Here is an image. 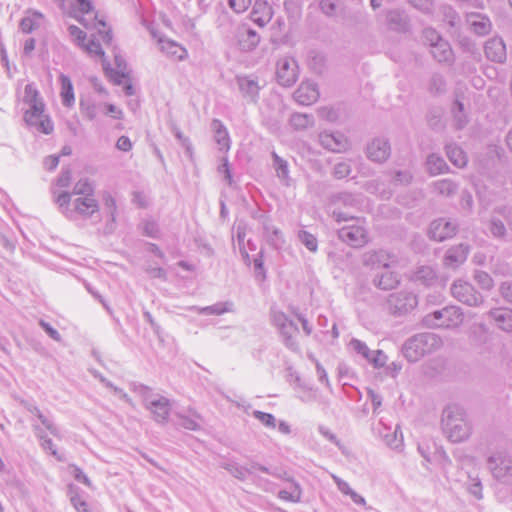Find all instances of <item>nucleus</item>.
I'll return each mask as SVG.
<instances>
[{"mask_svg": "<svg viewBox=\"0 0 512 512\" xmlns=\"http://www.w3.org/2000/svg\"><path fill=\"white\" fill-rule=\"evenodd\" d=\"M23 102L29 106L24 112L25 123L41 133L51 134L54 129L53 122L45 114V104L34 84L30 83L25 86Z\"/></svg>", "mask_w": 512, "mask_h": 512, "instance_id": "f257e3e1", "label": "nucleus"}, {"mask_svg": "<svg viewBox=\"0 0 512 512\" xmlns=\"http://www.w3.org/2000/svg\"><path fill=\"white\" fill-rule=\"evenodd\" d=\"M333 218L338 222H350L338 229V238L347 245L360 248L368 242V232L364 226V220L355 218L348 213L335 208L332 212Z\"/></svg>", "mask_w": 512, "mask_h": 512, "instance_id": "f03ea898", "label": "nucleus"}, {"mask_svg": "<svg viewBox=\"0 0 512 512\" xmlns=\"http://www.w3.org/2000/svg\"><path fill=\"white\" fill-rule=\"evenodd\" d=\"M442 427L449 440L454 443L466 440L471 433L465 411L458 405H449L443 410Z\"/></svg>", "mask_w": 512, "mask_h": 512, "instance_id": "7ed1b4c3", "label": "nucleus"}, {"mask_svg": "<svg viewBox=\"0 0 512 512\" xmlns=\"http://www.w3.org/2000/svg\"><path fill=\"white\" fill-rule=\"evenodd\" d=\"M55 202L68 219H74L76 214L83 218H90L99 210V204L93 196L77 197L73 201V208H71V194L62 192L56 197Z\"/></svg>", "mask_w": 512, "mask_h": 512, "instance_id": "20e7f679", "label": "nucleus"}, {"mask_svg": "<svg viewBox=\"0 0 512 512\" xmlns=\"http://www.w3.org/2000/svg\"><path fill=\"white\" fill-rule=\"evenodd\" d=\"M441 344V339L436 334L431 332L419 333L404 343L402 352L409 362H416L424 355L437 350Z\"/></svg>", "mask_w": 512, "mask_h": 512, "instance_id": "39448f33", "label": "nucleus"}, {"mask_svg": "<svg viewBox=\"0 0 512 512\" xmlns=\"http://www.w3.org/2000/svg\"><path fill=\"white\" fill-rule=\"evenodd\" d=\"M270 320L277 329L283 345L290 351L297 353L300 351V345L297 340L299 334L298 326L282 311L271 308Z\"/></svg>", "mask_w": 512, "mask_h": 512, "instance_id": "423d86ee", "label": "nucleus"}, {"mask_svg": "<svg viewBox=\"0 0 512 512\" xmlns=\"http://www.w3.org/2000/svg\"><path fill=\"white\" fill-rule=\"evenodd\" d=\"M463 320V311L458 306H446L440 310H435L424 318V322L429 326L445 328L458 327Z\"/></svg>", "mask_w": 512, "mask_h": 512, "instance_id": "0eeeda50", "label": "nucleus"}, {"mask_svg": "<svg viewBox=\"0 0 512 512\" xmlns=\"http://www.w3.org/2000/svg\"><path fill=\"white\" fill-rule=\"evenodd\" d=\"M450 292L456 300L470 307H478L484 301L482 294L471 283L462 279L452 283Z\"/></svg>", "mask_w": 512, "mask_h": 512, "instance_id": "6e6552de", "label": "nucleus"}, {"mask_svg": "<svg viewBox=\"0 0 512 512\" xmlns=\"http://www.w3.org/2000/svg\"><path fill=\"white\" fill-rule=\"evenodd\" d=\"M398 262L397 255L385 249L368 251L363 255V265L373 273L386 268H393Z\"/></svg>", "mask_w": 512, "mask_h": 512, "instance_id": "1a4fd4ad", "label": "nucleus"}, {"mask_svg": "<svg viewBox=\"0 0 512 512\" xmlns=\"http://www.w3.org/2000/svg\"><path fill=\"white\" fill-rule=\"evenodd\" d=\"M492 475L505 484H512V457L505 452H497L488 458Z\"/></svg>", "mask_w": 512, "mask_h": 512, "instance_id": "9d476101", "label": "nucleus"}, {"mask_svg": "<svg viewBox=\"0 0 512 512\" xmlns=\"http://www.w3.org/2000/svg\"><path fill=\"white\" fill-rule=\"evenodd\" d=\"M417 297L409 291L392 293L387 298V309L394 316H402L417 306Z\"/></svg>", "mask_w": 512, "mask_h": 512, "instance_id": "9b49d317", "label": "nucleus"}, {"mask_svg": "<svg viewBox=\"0 0 512 512\" xmlns=\"http://www.w3.org/2000/svg\"><path fill=\"white\" fill-rule=\"evenodd\" d=\"M276 79L284 87H290L297 81L298 64L294 58L285 56L277 61Z\"/></svg>", "mask_w": 512, "mask_h": 512, "instance_id": "f8f14e48", "label": "nucleus"}, {"mask_svg": "<svg viewBox=\"0 0 512 512\" xmlns=\"http://www.w3.org/2000/svg\"><path fill=\"white\" fill-rule=\"evenodd\" d=\"M144 402L146 409L153 414L156 422H167L170 415L171 405L170 401L166 397L161 395L145 397Z\"/></svg>", "mask_w": 512, "mask_h": 512, "instance_id": "ddd939ff", "label": "nucleus"}, {"mask_svg": "<svg viewBox=\"0 0 512 512\" xmlns=\"http://www.w3.org/2000/svg\"><path fill=\"white\" fill-rule=\"evenodd\" d=\"M390 154V143L384 137H376L367 144L366 156L373 162L383 163L389 158Z\"/></svg>", "mask_w": 512, "mask_h": 512, "instance_id": "4468645a", "label": "nucleus"}, {"mask_svg": "<svg viewBox=\"0 0 512 512\" xmlns=\"http://www.w3.org/2000/svg\"><path fill=\"white\" fill-rule=\"evenodd\" d=\"M457 227L455 221L439 218L430 224L429 235L433 240L442 242L453 237L456 234Z\"/></svg>", "mask_w": 512, "mask_h": 512, "instance_id": "2eb2a0df", "label": "nucleus"}, {"mask_svg": "<svg viewBox=\"0 0 512 512\" xmlns=\"http://www.w3.org/2000/svg\"><path fill=\"white\" fill-rule=\"evenodd\" d=\"M391 269L386 268L372 274V283L376 288L385 291L397 288L401 282V276Z\"/></svg>", "mask_w": 512, "mask_h": 512, "instance_id": "dca6fc26", "label": "nucleus"}, {"mask_svg": "<svg viewBox=\"0 0 512 512\" xmlns=\"http://www.w3.org/2000/svg\"><path fill=\"white\" fill-rule=\"evenodd\" d=\"M320 145L332 152H343L348 147L347 138L340 132H321L318 136Z\"/></svg>", "mask_w": 512, "mask_h": 512, "instance_id": "f3484780", "label": "nucleus"}, {"mask_svg": "<svg viewBox=\"0 0 512 512\" xmlns=\"http://www.w3.org/2000/svg\"><path fill=\"white\" fill-rule=\"evenodd\" d=\"M238 88L243 96L249 102L257 103L259 99V91L261 86L256 78L252 76H237L236 78Z\"/></svg>", "mask_w": 512, "mask_h": 512, "instance_id": "a211bd4d", "label": "nucleus"}, {"mask_svg": "<svg viewBox=\"0 0 512 512\" xmlns=\"http://www.w3.org/2000/svg\"><path fill=\"white\" fill-rule=\"evenodd\" d=\"M487 59L496 63H504L507 58L506 45L502 38L493 37L484 46Z\"/></svg>", "mask_w": 512, "mask_h": 512, "instance_id": "6ab92c4d", "label": "nucleus"}, {"mask_svg": "<svg viewBox=\"0 0 512 512\" xmlns=\"http://www.w3.org/2000/svg\"><path fill=\"white\" fill-rule=\"evenodd\" d=\"M466 23L470 30L478 36H486L492 29L489 17L481 13H468L466 15Z\"/></svg>", "mask_w": 512, "mask_h": 512, "instance_id": "aec40b11", "label": "nucleus"}, {"mask_svg": "<svg viewBox=\"0 0 512 512\" xmlns=\"http://www.w3.org/2000/svg\"><path fill=\"white\" fill-rule=\"evenodd\" d=\"M469 247L459 244L449 248L443 258V264L447 268L456 269L463 264L468 256Z\"/></svg>", "mask_w": 512, "mask_h": 512, "instance_id": "412c9836", "label": "nucleus"}, {"mask_svg": "<svg viewBox=\"0 0 512 512\" xmlns=\"http://www.w3.org/2000/svg\"><path fill=\"white\" fill-rule=\"evenodd\" d=\"M318 98L319 91L317 84L314 82H302L294 92V99L302 105H310L316 102Z\"/></svg>", "mask_w": 512, "mask_h": 512, "instance_id": "4be33fe9", "label": "nucleus"}, {"mask_svg": "<svg viewBox=\"0 0 512 512\" xmlns=\"http://www.w3.org/2000/svg\"><path fill=\"white\" fill-rule=\"evenodd\" d=\"M272 18V8L267 1L256 0L251 12V19L260 27H264Z\"/></svg>", "mask_w": 512, "mask_h": 512, "instance_id": "5701e85b", "label": "nucleus"}, {"mask_svg": "<svg viewBox=\"0 0 512 512\" xmlns=\"http://www.w3.org/2000/svg\"><path fill=\"white\" fill-rule=\"evenodd\" d=\"M433 58L439 62L451 66L454 64V52L448 41L443 40L431 47L430 50Z\"/></svg>", "mask_w": 512, "mask_h": 512, "instance_id": "b1692460", "label": "nucleus"}, {"mask_svg": "<svg viewBox=\"0 0 512 512\" xmlns=\"http://www.w3.org/2000/svg\"><path fill=\"white\" fill-rule=\"evenodd\" d=\"M496 326L502 331L512 332V310L506 308H494L488 313Z\"/></svg>", "mask_w": 512, "mask_h": 512, "instance_id": "393cba45", "label": "nucleus"}, {"mask_svg": "<svg viewBox=\"0 0 512 512\" xmlns=\"http://www.w3.org/2000/svg\"><path fill=\"white\" fill-rule=\"evenodd\" d=\"M259 42L260 36L255 30L243 26L238 31V44L241 50L246 52L251 51L259 44Z\"/></svg>", "mask_w": 512, "mask_h": 512, "instance_id": "a878e982", "label": "nucleus"}, {"mask_svg": "<svg viewBox=\"0 0 512 512\" xmlns=\"http://www.w3.org/2000/svg\"><path fill=\"white\" fill-rule=\"evenodd\" d=\"M430 187L432 192L439 196L452 197L457 193L459 184L451 179L445 178L432 182Z\"/></svg>", "mask_w": 512, "mask_h": 512, "instance_id": "bb28decb", "label": "nucleus"}, {"mask_svg": "<svg viewBox=\"0 0 512 512\" xmlns=\"http://www.w3.org/2000/svg\"><path fill=\"white\" fill-rule=\"evenodd\" d=\"M211 129L214 132V139L219 145L220 150L227 152L230 149V137L224 124L219 119H213Z\"/></svg>", "mask_w": 512, "mask_h": 512, "instance_id": "cd10ccee", "label": "nucleus"}, {"mask_svg": "<svg viewBox=\"0 0 512 512\" xmlns=\"http://www.w3.org/2000/svg\"><path fill=\"white\" fill-rule=\"evenodd\" d=\"M386 19L391 30L403 32L406 31L408 27L407 15L401 10L395 9L388 11Z\"/></svg>", "mask_w": 512, "mask_h": 512, "instance_id": "c85d7f7f", "label": "nucleus"}, {"mask_svg": "<svg viewBox=\"0 0 512 512\" xmlns=\"http://www.w3.org/2000/svg\"><path fill=\"white\" fill-rule=\"evenodd\" d=\"M158 43L160 50L167 56L183 60L187 54V51L183 47L169 39L159 38Z\"/></svg>", "mask_w": 512, "mask_h": 512, "instance_id": "c756f323", "label": "nucleus"}, {"mask_svg": "<svg viewBox=\"0 0 512 512\" xmlns=\"http://www.w3.org/2000/svg\"><path fill=\"white\" fill-rule=\"evenodd\" d=\"M263 230L264 236L271 246L279 249L284 245L285 240L282 232L275 226L271 225L267 219L263 222Z\"/></svg>", "mask_w": 512, "mask_h": 512, "instance_id": "7c9ffc66", "label": "nucleus"}, {"mask_svg": "<svg viewBox=\"0 0 512 512\" xmlns=\"http://www.w3.org/2000/svg\"><path fill=\"white\" fill-rule=\"evenodd\" d=\"M413 280L416 283L422 284L424 286H431L437 280V275L434 269L430 266H421L414 273Z\"/></svg>", "mask_w": 512, "mask_h": 512, "instance_id": "2f4dec72", "label": "nucleus"}, {"mask_svg": "<svg viewBox=\"0 0 512 512\" xmlns=\"http://www.w3.org/2000/svg\"><path fill=\"white\" fill-rule=\"evenodd\" d=\"M446 154L450 162L458 168H463L467 164L465 152L456 144L446 145Z\"/></svg>", "mask_w": 512, "mask_h": 512, "instance_id": "473e14b6", "label": "nucleus"}, {"mask_svg": "<svg viewBox=\"0 0 512 512\" xmlns=\"http://www.w3.org/2000/svg\"><path fill=\"white\" fill-rule=\"evenodd\" d=\"M60 83L62 104L66 107H71L75 101L73 84L70 78L64 74L60 75Z\"/></svg>", "mask_w": 512, "mask_h": 512, "instance_id": "72a5a7b5", "label": "nucleus"}, {"mask_svg": "<svg viewBox=\"0 0 512 512\" xmlns=\"http://www.w3.org/2000/svg\"><path fill=\"white\" fill-rule=\"evenodd\" d=\"M272 158L273 168L275 169L277 177L284 182L285 185H288L290 180L288 162L276 152H272Z\"/></svg>", "mask_w": 512, "mask_h": 512, "instance_id": "f704fd0d", "label": "nucleus"}, {"mask_svg": "<svg viewBox=\"0 0 512 512\" xmlns=\"http://www.w3.org/2000/svg\"><path fill=\"white\" fill-rule=\"evenodd\" d=\"M234 304L230 301L217 302L213 305L199 309V314L203 315H222L224 313L233 312Z\"/></svg>", "mask_w": 512, "mask_h": 512, "instance_id": "c9c22d12", "label": "nucleus"}, {"mask_svg": "<svg viewBox=\"0 0 512 512\" xmlns=\"http://www.w3.org/2000/svg\"><path fill=\"white\" fill-rule=\"evenodd\" d=\"M427 170L431 175H437L448 170V165L445 160L437 155L430 154L426 160Z\"/></svg>", "mask_w": 512, "mask_h": 512, "instance_id": "e433bc0d", "label": "nucleus"}, {"mask_svg": "<svg viewBox=\"0 0 512 512\" xmlns=\"http://www.w3.org/2000/svg\"><path fill=\"white\" fill-rule=\"evenodd\" d=\"M220 466L240 481H245L249 476V472H252L251 469H248L245 466H241L233 461L223 462Z\"/></svg>", "mask_w": 512, "mask_h": 512, "instance_id": "4c0bfd02", "label": "nucleus"}, {"mask_svg": "<svg viewBox=\"0 0 512 512\" xmlns=\"http://www.w3.org/2000/svg\"><path fill=\"white\" fill-rule=\"evenodd\" d=\"M384 181L381 179L370 180L365 183L364 189L371 194H379L383 199H389L392 195V191H386L384 189Z\"/></svg>", "mask_w": 512, "mask_h": 512, "instance_id": "58836bf2", "label": "nucleus"}, {"mask_svg": "<svg viewBox=\"0 0 512 512\" xmlns=\"http://www.w3.org/2000/svg\"><path fill=\"white\" fill-rule=\"evenodd\" d=\"M290 124L296 130H303L314 124V117L308 114L294 113L290 118Z\"/></svg>", "mask_w": 512, "mask_h": 512, "instance_id": "ea45409f", "label": "nucleus"}, {"mask_svg": "<svg viewBox=\"0 0 512 512\" xmlns=\"http://www.w3.org/2000/svg\"><path fill=\"white\" fill-rule=\"evenodd\" d=\"M278 498L292 503L300 502L302 498V488L300 484L293 482V491H288L287 489L280 490L278 492Z\"/></svg>", "mask_w": 512, "mask_h": 512, "instance_id": "a19ab883", "label": "nucleus"}, {"mask_svg": "<svg viewBox=\"0 0 512 512\" xmlns=\"http://www.w3.org/2000/svg\"><path fill=\"white\" fill-rule=\"evenodd\" d=\"M94 187L88 179H80L73 187L70 193L71 197L77 195L79 197L93 196Z\"/></svg>", "mask_w": 512, "mask_h": 512, "instance_id": "79ce46f5", "label": "nucleus"}, {"mask_svg": "<svg viewBox=\"0 0 512 512\" xmlns=\"http://www.w3.org/2000/svg\"><path fill=\"white\" fill-rule=\"evenodd\" d=\"M332 203L334 205L344 206V207H354L357 205V200L352 193L349 192H340L334 194L332 196Z\"/></svg>", "mask_w": 512, "mask_h": 512, "instance_id": "37998d69", "label": "nucleus"}, {"mask_svg": "<svg viewBox=\"0 0 512 512\" xmlns=\"http://www.w3.org/2000/svg\"><path fill=\"white\" fill-rule=\"evenodd\" d=\"M488 229L494 238L503 239L506 235V227L502 220L492 216Z\"/></svg>", "mask_w": 512, "mask_h": 512, "instance_id": "c03bdc74", "label": "nucleus"}, {"mask_svg": "<svg viewBox=\"0 0 512 512\" xmlns=\"http://www.w3.org/2000/svg\"><path fill=\"white\" fill-rule=\"evenodd\" d=\"M236 241L238 244L239 251L245 261L249 260V254L245 249V237H246V226L242 223H239L236 228Z\"/></svg>", "mask_w": 512, "mask_h": 512, "instance_id": "a18cd8bd", "label": "nucleus"}, {"mask_svg": "<svg viewBox=\"0 0 512 512\" xmlns=\"http://www.w3.org/2000/svg\"><path fill=\"white\" fill-rule=\"evenodd\" d=\"M473 278L483 290H490L494 285L492 277L485 271H475Z\"/></svg>", "mask_w": 512, "mask_h": 512, "instance_id": "49530a36", "label": "nucleus"}, {"mask_svg": "<svg viewBox=\"0 0 512 512\" xmlns=\"http://www.w3.org/2000/svg\"><path fill=\"white\" fill-rule=\"evenodd\" d=\"M300 242L311 252H316L318 248L317 239L311 233L301 230L298 233Z\"/></svg>", "mask_w": 512, "mask_h": 512, "instance_id": "de8ad7c7", "label": "nucleus"}, {"mask_svg": "<svg viewBox=\"0 0 512 512\" xmlns=\"http://www.w3.org/2000/svg\"><path fill=\"white\" fill-rule=\"evenodd\" d=\"M349 346L353 351H355L357 354L361 355L363 358H365L367 361L370 359V356L372 355V350L368 348L366 343L353 338Z\"/></svg>", "mask_w": 512, "mask_h": 512, "instance_id": "09e8293b", "label": "nucleus"}, {"mask_svg": "<svg viewBox=\"0 0 512 512\" xmlns=\"http://www.w3.org/2000/svg\"><path fill=\"white\" fill-rule=\"evenodd\" d=\"M446 88V81L439 73H434L431 76L429 83V90L433 93H443Z\"/></svg>", "mask_w": 512, "mask_h": 512, "instance_id": "8fccbe9b", "label": "nucleus"}, {"mask_svg": "<svg viewBox=\"0 0 512 512\" xmlns=\"http://www.w3.org/2000/svg\"><path fill=\"white\" fill-rule=\"evenodd\" d=\"M102 199H103L104 206L107 209L112 222L114 223L116 221V211H117L116 200L111 195V193L107 192V191H105L103 193Z\"/></svg>", "mask_w": 512, "mask_h": 512, "instance_id": "3c124183", "label": "nucleus"}, {"mask_svg": "<svg viewBox=\"0 0 512 512\" xmlns=\"http://www.w3.org/2000/svg\"><path fill=\"white\" fill-rule=\"evenodd\" d=\"M441 11L445 22H447L451 27L457 26L460 21V17L451 6H442Z\"/></svg>", "mask_w": 512, "mask_h": 512, "instance_id": "603ef678", "label": "nucleus"}, {"mask_svg": "<svg viewBox=\"0 0 512 512\" xmlns=\"http://www.w3.org/2000/svg\"><path fill=\"white\" fill-rule=\"evenodd\" d=\"M384 439L386 444L392 449H400L403 446V436L401 432H398L397 428L394 432L386 434Z\"/></svg>", "mask_w": 512, "mask_h": 512, "instance_id": "864d4df0", "label": "nucleus"}, {"mask_svg": "<svg viewBox=\"0 0 512 512\" xmlns=\"http://www.w3.org/2000/svg\"><path fill=\"white\" fill-rule=\"evenodd\" d=\"M352 171L351 165L348 161H341L334 165L333 176L337 179H343L347 177Z\"/></svg>", "mask_w": 512, "mask_h": 512, "instance_id": "5fc2aeb1", "label": "nucleus"}, {"mask_svg": "<svg viewBox=\"0 0 512 512\" xmlns=\"http://www.w3.org/2000/svg\"><path fill=\"white\" fill-rule=\"evenodd\" d=\"M253 416L268 428L276 427V418L270 413L255 410Z\"/></svg>", "mask_w": 512, "mask_h": 512, "instance_id": "6e6d98bb", "label": "nucleus"}, {"mask_svg": "<svg viewBox=\"0 0 512 512\" xmlns=\"http://www.w3.org/2000/svg\"><path fill=\"white\" fill-rule=\"evenodd\" d=\"M88 54L93 56H104V51L101 47V44L94 39L88 41V43H83L81 46Z\"/></svg>", "mask_w": 512, "mask_h": 512, "instance_id": "4d7b16f0", "label": "nucleus"}, {"mask_svg": "<svg viewBox=\"0 0 512 512\" xmlns=\"http://www.w3.org/2000/svg\"><path fill=\"white\" fill-rule=\"evenodd\" d=\"M115 63L117 65L118 70L113 73V81L115 84H122V79L127 77V73L125 72V63L124 60L118 56L115 57Z\"/></svg>", "mask_w": 512, "mask_h": 512, "instance_id": "13d9d810", "label": "nucleus"}, {"mask_svg": "<svg viewBox=\"0 0 512 512\" xmlns=\"http://www.w3.org/2000/svg\"><path fill=\"white\" fill-rule=\"evenodd\" d=\"M179 419L178 425L187 430L197 431L200 430V424L193 418L177 414Z\"/></svg>", "mask_w": 512, "mask_h": 512, "instance_id": "bf43d9fd", "label": "nucleus"}, {"mask_svg": "<svg viewBox=\"0 0 512 512\" xmlns=\"http://www.w3.org/2000/svg\"><path fill=\"white\" fill-rule=\"evenodd\" d=\"M423 37L425 41L430 45V48L433 47L435 44H437L440 41H443L444 39L441 37V35L433 28H425L423 30Z\"/></svg>", "mask_w": 512, "mask_h": 512, "instance_id": "052dcab7", "label": "nucleus"}, {"mask_svg": "<svg viewBox=\"0 0 512 512\" xmlns=\"http://www.w3.org/2000/svg\"><path fill=\"white\" fill-rule=\"evenodd\" d=\"M218 172L224 175V179L229 186L233 184V178L227 157L221 159V164L218 166Z\"/></svg>", "mask_w": 512, "mask_h": 512, "instance_id": "680f3d73", "label": "nucleus"}, {"mask_svg": "<svg viewBox=\"0 0 512 512\" xmlns=\"http://www.w3.org/2000/svg\"><path fill=\"white\" fill-rule=\"evenodd\" d=\"M72 179V171L69 167L62 168L61 174L56 180L57 186L66 188L70 185Z\"/></svg>", "mask_w": 512, "mask_h": 512, "instance_id": "e2e57ef3", "label": "nucleus"}, {"mask_svg": "<svg viewBox=\"0 0 512 512\" xmlns=\"http://www.w3.org/2000/svg\"><path fill=\"white\" fill-rule=\"evenodd\" d=\"M320 8L323 13H325L328 16L335 15L337 8H338V1L337 0H321L320 1Z\"/></svg>", "mask_w": 512, "mask_h": 512, "instance_id": "0e129e2a", "label": "nucleus"}, {"mask_svg": "<svg viewBox=\"0 0 512 512\" xmlns=\"http://www.w3.org/2000/svg\"><path fill=\"white\" fill-rule=\"evenodd\" d=\"M251 4V0H228L229 7L237 14L245 12Z\"/></svg>", "mask_w": 512, "mask_h": 512, "instance_id": "69168bd1", "label": "nucleus"}, {"mask_svg": "<svg viewBox=\"0 0 512 512\" xmlns=\"http://www.w3.org/2000/svg\"><path fill=\"white\" fill-rule=\"evenodd\" d=\"M70 36L81 46L86 40V33L77 27L76 25H70L68 27Z\"/></svg>", "mask_w": 512, "mask_h": 512, "instance_id": "338daca9", "label": "nucleus"}, {"mask_svg": "<svg viewBox=\"0 0 512 512\" xmlns=\"http://www.w3.org/2000/svg\"><path fill=\"white\" fill-rule=\"evenodd\" d=\"M500 293L502 297L512 304V281H504L500 285Z\"/></svg>", "mask_w": 512, "mask_h": 512, "instance_id": "774afa93", "label": "nucleus"}]
</instances>
